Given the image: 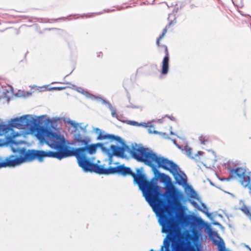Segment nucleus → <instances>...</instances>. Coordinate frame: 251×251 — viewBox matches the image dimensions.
<instances>
[{
  "label": "nucleus",
  "mask_w": 251,
  "mask_h": 251,
  "mask_svg": "<svg viewBox=\"0 0 251 251\" xmlns=\"http://www.w3.org/2000/svg\"><path fill=\"white\" fill-rule=\"evenodd\" d=\"M202 206H203V207L204 208V209L205 210H202V209H201V211H202L205 214V215L209 218H211V214L209 212H208V208L207 207H206V205L204 204V203H202L201 204Z\"/></svg>",
  "instance_id": "nucleus-27"
},
{
  "label": "nucleus",
  "mask_w": 251,
  "mask_h": 251,
  "mask_svg": "<svg viewBox=\"0 0 251 251\" xmlns=\"http://www.w3.org/2000/svg\"><path fill=\"white\" fill-rule=\"evenodd\" d=\"M247 181H242V185L245 187H248L249 189V193L251 195V176L246 177Z\"/></svg>",
  "instance_id": "nucleus-22"
},
{
  "label": "nucleus",
  "mask_w": 251,
  "mask_h": 251,
  "mask_svg": "<svg viewBox=\"0 0 251 251\" xmlns=\"http://www.w3.org/2000/svg\"><path fill=\"white\" fill-rule=\"evenodd\" d=\"M94 130H95L96 133L97 134H99L97 138V140H98L109 139V140H110L111 141H114V140L121 141V137L120 136H116V135H115L113 134H103V133L102 132L101 130L98 127L95 128Z\"/></svg>",
  "instance_id": "nucleus-16"
},
{
  "label": "nucleus",
  "mask_w": 251,
  "mask_h": 251,
  "mask_svg": "<svg viewBox=\"0 0 251 251\" xmlns=\"http://www.w3.org/2000/svg\"><path fill=\"white\" fill-rule=\"evenodd\" d=\"M170 134L171 135H174L175 134L172 131H171Z\"/></svg>",
  "instance_id": "nucleus-39"
},
{
  "label": "nucleus",
  "mask_w": 251,
  "mask_h": 251,
  "mask_svg": "<svg viewBox=\"0 0 251 251\" xmlns=\"http://www.w3.org/2000/svg\"><path fill=\"white\" fill-rule=\"evenodd\" d=\"M67 123L75 128L73 136L74 143L76 145L81 147L90 139L89 137L85 135L88 125L82 126V123H77L70 120H68Z\"/></svg>",
  "instance_id": "nucleus-9"
},
{
  "label": "nucleus",
  "mask_w": 251,
  "mask_h": 251,
  "mask_svg": "<svg viewBox=\"0 0 251 251\" xmlns=\"http://www.w3.org/2000/svg\"><path fill=\"white\" fill-rule=\"evenodd\" d=\"M207 233L213 242L218 246L220 251H226L225 243L217 232L212 230L211 228L207 229Z\"/></svg>",
  "instance_id": "nucleus-13"
},
{
  "label": "nucleus",
  "mask_w": 251,
  "mask_h": 251,
  "mask_svg": "<svg viewBox=\"0 0 251 251\" xmlns=\"http://www.w3.org/2000/svg\"><path fill=\"white\" fill-rule=\"evenodd\" d=\"M21 163L20 157L14 155H10L6 157L4 160L0 161V168H6L7 167H11L17 166Z\"/></svg>",
  "instance_id": "nucleus-15"
},
{
  "label": "nucleus",
  "mask_w": 251,
  "mask_h": 251,
  "mask_svg": "<svg viewBox=\"0 0 251 251\" xmlns=\"http://www.w3.org/2000/svg\"><path fill=\"white\" fill-rule=\"evenodd\" d=\"M102 13H100V14H101ZM93 14H94V15H98V14H100V13L98 14V13H92Z\"/></svg>",
  "instance_id": "nucleus-40"
},
{
  "label": "nucleus",
  "mask_w": 251,
  "mask_h": 251,
  "mask_svg": "<svg viewBox=\"0 0 251 251\" xmlns=\"http://www.w3.org/2000/svg\"><path fill=\"white\" fill-rule=\"evenodd\" d=\"M76 91L79 92V93H81L82 94L83 93H84V91H85V90H84L83 88H82V87H78L77 89H76Z\"/></svg>",
  "instance_id": "nucleus-30"
},
{
  "label": "nucleus",
  "mask_w": 251,
  "mask_h": 251,
  "mask_svg": "<svg viewBox=\"0 0 251 251\" xmlns=\"http://www.w3.org/2000/svg\"><path fill=\"white\" fill-rule=\"evenodd\" d=\"M84 95L86 98H89L90 99L94 100H101V99H103L100 97L96 96L91 93H90L88 91L85 90L84 93L82 94Z\"/></svg>",
  "instance_id": "nucleus-23"
},
{
  "label": "nucleus",
  "mask_w": 251,
  "mask_h": 251,
  "mask_svg": "<svg viewBox=\"0 0 251 251\" xmlns=\"http://www.w3.org/2000/svg\"><path fill=\"white\" fill-rule=\"evenodd\" d=\"M195 238L188 230L179 231L176 233L171 245L172 251H198L195 246Z\"/></svg>",
  "instance_id": "nucleus-6"
},
{
  "label": "nucleus",
  "mask_w": 251,
  "mask_h": 251,
  "mask_svg": "<svg viewBox=\"0 0 251 251\" xmlns=\"http://www.w3.org/2000/svg\"><path fill=\"white\" fill-rule=\"evenodd\" d=\"M212 224L214 225H215V226H218L219 227H220L221 228H223V226H222V225L217 221H213L212 222Z\"/></svg>",
  "instance_id": "nucleus-31"
},
{
  "label": "nucleus",
  "mask_w": 251,
  "mask_h": 251,
  "mask_svg": "<svg viewBox=\"0 0 251 251\" xmlns=\"http://www.w3.org/2000/svg\"><path fill=\"white\" fill-rule=\"evenodd\" d=\"M176 23V20L175 21H170L168 25H166L165 28L163 29L162 33L159 36V39H162L167 32V28L169 27L172 25H174Z\"/></svg>",
  "instance_id": "nucleus-24"
},
{
  "label": "nucleus",
  "mask_w": 251,
  "mask_h": 251,
  "mask_svg": "<svg viewBox=\"0 0 251 251\" xmlns=\"http://www.w3.org/2000/svg\"><path fill=\"white\" fill-rule=\"evenodd\" d=\"M132 156L137 161L143 162L145 165L151 167L155 177L165 185H171V188H167L166 205L167 213L170 216V211L168 207L169 199L175 202H179L183 198V195L180 191L171 184V179L170 176L164 173H160L157 167L162 168L165 170L170 172L173 175L175 182L179 185L184 186L187 184V176L185 173L181 171L178 166L173 161L164 157H159L152 151H147V149L144 147L138 148L136 151H132ZM158 180V179H157ZM157 180H156L157 181ZM157 184V183L156 182ZM162 193H163L161 191Z\"/></svg>",
  "instance_id": "nucleus-1"
},
{
  "label": "nucleus",
  "mask_w": 251,
  "mask_h": 251,
  "mask_svg": "<svg viewBox=\"0 0 251 251\" xmlns=\"http://www.w3.org/2000/svg\"><path fill=\"white\" fill-rule=\"evenodd\" d=\"M210 183L211 185H212L213 186L214 185V184L211 181H210Z\"/></svg>",
  "instance_id": "nucleus-41"
},
{
  "label": "nucleus",
  "mask_w": 251,
  "mask_h": 251,
  "mask_svg": "<svg viewBox=\"0 0 251 251\" xmlns=\"http://www.w3.org/2000/svg\"><path fill=\"white\" fill-rule=\"evenodd\" d=\"M228 170L230 171V172L231 174V176L230 177L227 178V180H229L230 179V177L232 176H237L239 178L240 182L241 184H242V181L245 180L247 181V179H246V177L251 176V173H249L248 174H246V170L240 167H238L236 169H228Z\"/></svg>",
  "instance_id": "nucleus-14"
},
{
  "label": "nucleus",
  "mask_w": 251,
  "mask_h": 251,
  "mask_svg": "<svg viewBox=\"0 0 251 251\" xmlns=\"http://www.w3.org/2000/svg\"><path fill=\"white\" fill-rule=\"evenodd\" d=\"M85 172L95 173L104 175L105 168L103 166L92 162L90 160L78 165Z\"/></svg>",
  "instance_id": "nucleus-12"
},
{
  "label": "nucleus",
  "mask_w": 251,
  "mask_h": 251,
  "mask_svg": "<svg viewBox=\"0 0 251 251\" xmlns=\"http://www.w3.org/2000/svg\"><path fill=\"white\" fill-rule=\"evenodd\" d=\"M143 126L145 127H149L148 131L150 133L157 134L158 133V131L155 130V127L153 125L148 126L146 123H144Z\"/></svg>",
  "instance_id": "nucleus-26"
},
{
  "label": "nucleus",
  "mask_w": 251,
  "mask_h": 251,
  "mask_svg": "<svg viewBox=\"0 0 251 251\" xmlns=\"http://www.w3.org/2000/svg\"><path fill=\"white\" fill-rule=\"evenodd\" d=\"M12 151L14 152L19 153L21 163L30 162L35 159H37L39 161V150H27L25 148L17 149L12 148Z\"/></svg>",
  "instance_id": "nucleus-10"
},
{
  "label": "nucleus",
  "mask_w": 251,
  "mask_h": 251,
  "mask_svg": "<svg viewBox=\"0 0 251 251\" xmlns=\"http://www.w3.org/2000/svg\"><path fill=\"white\" fill-rule=\"evenodd\" d=\"M117 171V175L119 176H130L133 177L134 183L138 185L153 211H157V207L166 204V196L165 193H161L160 187L157 184V178L153 177L150 181L148 180L142 167L137 168L136 173H134L130 167L123 164L118 166Z\"/></svg>",
  "instance_id": "nucleus-2"
},
{
  "label": "nucleus",
  "mask_w": 251,
  "mask_h": 251,
  "mask_svg": "<svg viewBox=\"0 0 251 251\" xmlns=\"http://www.w3.org/2000/svg\"><path fill=\"white\" fill-rule=\"evenodd\" d=\"M157 211H153L158 218V223L162 226V232L167 234L163 241L161 251H172L171 245L176 232V225L167 213V205L157 207ZM150 251H153L152 249Z\"/></svg>",
  "instance_id": "nucleus-3"
},
{
  "label": "nucleus",
  "mask_w": 251,
  "mask_h": 251,
  "mask_svg": "<svg viewBox=\"0 0 251 251\" xmlns=\"http://www.w3.org/2000/svg\"><path fill=\"white\" fill-rule=\"evenodd\" d=\"M203 154V152L201 151H198V152H197V154H196L197 156L199 155H202Z\"/></svg>",
  "instance_id": "nucleus-34"
},
{
  "label": "nucleus",
  "mask_w": 251,
  "mask_h": 251,
  "mask_svg": "<svg viewBox=\"0 0 251 251\" xmlns=\"http://www.w3.org/2000/svg\"><path fill=\"white\" fill-rule=\"evenodd\" d=\"M101 101L103 104L106 105L110 110L112 117L119 120L118 115L116 113V110L112 106V104L108 101L104 99H101Z\"/></svg>",
  "instance_id": "nucleus-19"
},
{
  "label": "nucleus",
  "mask_w": 251,
  "mask_h": 251,
  "mask_svg": "<svg viewBox=\"0 0 251 251\" xmlns=\"http://www.w3.org/2000/svg\"><path fill=\"white\" fill-rule=\"evenodd\" d=\"M118 166L105 168L104 175L117 174Z\"/></svg>",
  "instance_id": "nucleus-21"
},
{
  "label": "nucleus",
  "mask_w": 251,
  "mask_h": 251,
  "mask_svg": "<svg viewBox=\"0 0 251 251\" xmlns=\"http://www.w3.org/2000/svg\"><path fill=\"white\" fill-rule=\"evenodd\" d=\"M168 117H169L171 120H175V118L174 117H171V116H167Z\"/></svg>",
  "instance_id": "nucleus-37"
},
{
  "label": "nucleus",
  "mask_w": 251,
  "mask_h": 251,
  "mask_svg": "<svg viewBox=\"0 0 251 251\" xmlns=\"http://www.w3.org/2000/svg\"><path fill=\"white\" fill-rule=\"evenodd\" d=\"M239 204L242 205L238 208V209L241 211L246 216H247L250 220H251V212H250L251 208L246 205L243 200H240L239 201Z\"/></svg>",
  "instance_id": "nucleus-18"
},
{
  "label": "nucleus",
  "mask_w": 251,
  "mask_h": 251,
  "mask_svg": "<svg viewBox=\"0 0 251 251\" xmlns=\"http://www.w3.org/2000/svg\"><path fill=\"white\" fill-rule=\"evenodd\" d=\"M38 138L52 149L71 150V148L65 144V139L63 135L51 130L50 127H42L37 133Z\"/></svg>",
  "instance_id": "nucleus-4"
},
{
  "label": "nucleus",
  "mask_w": 251,
  "mask_h": 251,
  "mask_svg": "<svg viewBox=\"0 0 251 251\" xmlns=\"http://www.w3.org/2000/svg\"><path fill=\"white\" fill-rule=\"evenodd\" d=\"M199 220L200 221H201V222H203V221L201 220V219L199 218Z\"/></svg>",
  "instance_id": "nucleus-42"
},
{
  "label": "nucleus",
  "mask_w": 251,
  "mask_h": 251,
  "mask_svg": "<svg viewBox=\"0 0 251 251\" xmlns=\"http://www.w3.org/2000/svg\"><path fill=\"white\" fill-rule=\"evenodd\" d=\"M185 185L187 186V190L189 192L190 197L192 198H196L197 194L193 187L191 186L187 185V184H186V185H184L183 186Z\"/></svg>",
  "instance_id": "nucleus-25"
},
{
  "label": "nucleus",
  "mask_w": 251,
  "mask_h": 251,
  "mask_svg": "<svg viewBox=\"0 0 251 251\" xmlns=\"http://www.w3.org/2000/svg\"><path fill=\"white\" fill-rule=\"evenodd\" d=\"M128 124L130 125L134 126H140L141 125H142V126L144 125V123L143 124L138 123V122H137L136 121H129L128 122Z\"/></svg>",
  "instance_id": "nucleus-29"
},
{
  "label": "nucleus",
  "mask_w": 251,
  "mask_h": 251,
  "mask_svg": "<svg viewBox=\"0 0 251 251\" xmlns=\"http://www.w3.org/2000/svg\"><path fill=\"white\" fill-rule=\"evenodd\" d=\"M186 152L187 155L191 158H194L193 156H191V151H192V149L190 147H189L187 146H185L184 149Z\"/></svg>",
  "instance_id": "nucleus-28"
},
{
  "label": "nucleus",
  "mask_w": 251,
  "mask_h": 251,
  "mask_svg": "<svg viewBox=\"0 0 251 251\" xmlns=\"http://www.w3.org/2000/svg\"><path fill=\"white\" fill-rule=\"evenodd\" d=\"M206 142H207V141H206V140H203V141H201V144H203V145H204V144H205V143H206Z\"/></svg>",
  "instance_id": "nucleus-36"
},
{
  "label": "nucleus",
  "mask_w": 251,
  "mask_h": 251,
  "mask_svg": "<svg viewBox=\"0 0 251 251\" xmlns=\"http://www.w3.org/2000/svg\"><path fill=\"white\" fill-rule=\"evenodd\" d=\"M56 151H44L39 150V162H42L44 157L55 158L59 160L71 156V150L55 149Z\"/></svg>",
  "instance_id": "nucleus-11"
},
{
  "label": "nucleus",
  "mask_w": 251,
  "mask_h": 251,
  "mask_svg": "<svg viewBox=\"0 0 251 251\" xmlns=\"http://www.w3.org/2000/svg\"><path fill=\"white\" fill-rule=\"evenodd\" d=\"M19 135V133L12 132L11 135L7 136L6 138L5 144L6 145H17L18 143L14 140V138Z\"/></svg>",
  "instance_id": "nucleus-20"
},
{
  "label": "nucleus",
  "mask_w": 251,
  "mask_h": 251,
  "mask_svg": "<svg viewBox=\"0 0 251 251\" xmlns=\"http://www.w3.org/2000/svg\"><path fill=\"white\" fill-rule=\"evenodd\" d=\"M246 247L248 248L250 251H251V249L250 248V247L248 245H246Z\"/></svg>",
  "instance_id": "nucleus-38"
},
{
  "label": "nucleus",
  "mask_w": 251,
  "mask_h": 251,
  "mask_svg": "<svg viewBox=\"0 0 251 251\" xmlns=\"http://www.w3.org/2000/svg\"><path fill=\"white\" fill-rule=\"evenodd\" d=\"M52 89H54V90H62L63 89H64V88L61 87H53Z\"/></svg>",
  "instance_id": "nucleus-32"
},
{
  "label": "nucleus",
  "mask_w": 251,
  "mask_h": 251,
  "mask_svg": "<svg viewBox=\"0 0 251 251\" xmlns=\"http://www.w3.org/2000/svg\"><path fill=\"white\" fill-rule=\"evenodd\" d=\"M161 39H159V37L157 38V41H156V44L159 46V41L160 40H161Z\"/></svg>",
  "instance_id": "nucleus-35"
},
{
  "label": "nucleus",
  "mask_w": 251,
  "mask_h": 251,
  "mask_svg": "<svg viewBox=\"0 0 251 251\" xmlns=\"http://www.w3.org/2000/svg\"><path fill=\"white\" fill-rule=\"evenodd\" d=\"M44 116L39 117V119L33 118L31 116L25 115L20 118L11 119L7 125L0 124V136L8 132L12 129V127H16L20 129H27L33 131L39 123V121Z\"/></svg>",
  "instance_id": "nucleus-5"
},
{
  "label": "nucleus",
  "mask_w": 251,
  "mask_h": 251,
  "mask_svg": "<svg viewBox=\"0 0 251 251\" xmlns=\"http://www.w3.org/2000/svg\"><path fill=\"white\" fill-rule=\"evenodd\" d=\"M117 142L119 143L121 146H118L116 145H111L110 149L107 148V151H105V152L108 156V164L111 165L112 163V158L113 156H116L118 157L122 158H126V155L125 154V151H128L130 153L131 156H132V151H136L138 149H136L133 147V150H131L129 148L128 146L125 144L123 139L121 138V141L115 140ZM134 158L133 156H132Z\"/></svg>",
  "instance_id": "nucleus-8"
},
{
  "label": "nucleus",
  "mask_w": 251,
  "mask_h": 251,
  "mask_svg": "<svg viewBox=\"0 0 251 251\" xmlns=\"http://www.w3.org/2000/svg\"><path fill=\"white\" fill-rule=\"evenodd\" d=\"M165 56L163 58L162 67V74H166L169 69V52L167 46H165Z\"/></svg>",
  "instance_id": "nucleus-17"
},
{
  "label": "nucleus",
  "mask_w": 251,
  "mask_h": 251,
  "mask_svg": "<svg viewBox=\"0 0 251 251\" xmlns=\"http://www.w3.org/2000/svg\"><path fill=\"white\" fill-rule=\"evenodd\" d=\"M172 141L174 144H175L179 149H180V147L176 144V142L175 139H173Z\"/></svg>",
  "instance_id": "nucleus-33"
},
{
  "label": "nucleus",
  "mask_w": 251,
  "mask_h": 251,
  "mask_svg": "<svg viewBox=\"0 0 251 251\" xmlns=\"http://www.w3.org/2000/svg\"><path fill=\"white\" fill-rule=\"evenodd\" d=\"M91 140L90 139L87 141V143H85L81 147L71 150V156H74L76 157L78 165L89 161L90 159L86 156L87 153L89 154H95L98 148H100L103 152L107 151V148L104 147L102 143H98L89 144Z\"/></svg>",
  "instance_id": "nucleus-7"
},
{
  "label": "nucleus",
  "mask_w": 251,
  "mask_h": 251,
  "mask_svg": "<svg viewBox=\"0 0 251 251\" xmlns=\"http://www.w3.org/2000/svg\"><path fill=\"white\" fill-rule=\"evenodd\" d=\"M193 204H196V203L195 201H193Z\"/></svg>",
  "instance_id": "nucleus-43"
},
{
  "label": "nucleus",
  "mask_w": 251,
  "mask_h": 251,
  "mask_svg": "<svg viewBox=\"0 0 251 251\" xmlns=\"http://www.w3.org/2000/svg\"><path fill=\"white\" fill-rule=\"evenodd\" d=\"M170 16H171V15H169L168 19H169V18H170Z\"/></svg>",
  "instance_id": "nucleus-44"
}]
</instances>
